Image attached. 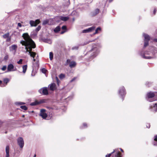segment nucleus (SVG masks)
Segmentation results:
<instances>
[{"label":"nucleus","mask_w":157,"mask_h":157,"mask_svg":"<svg viewBox=\"0 0 157 157\" xmlns=\"http://www.w3.org/2000/svg\"><path fill=\"white\" fill-rule=\"evenodd\" d=\"M22 36L24 40H21L20 43L22 45L25 46L26 52H29L30 56L32 57L33 61L35 62L36 59H34L35 57H36V52H32V49L36 47V44L30 38L28 34L27 33L23 34Z\"/></svg>","instance_id":"f257e3e1"},{"label":"nucleus","mask_w":157,"mask_h":157,"mask_svg":"<svg viewBox=\"0 0 157 157\" xmlns=\"http://www.w3.org/2000/svg\"><path fill=\"white\" fill-rule=\"evenodd\" d=\"M146 99L149 101H152L157 100V92H150L147 93Z\"/></svg>","instance_id":"f03ea898"},{"label":"nucleus","mask_w":157,"mask_h":157,"mask_svg":"<svg viewBox=\"0 0 157 157\" xmlns=\"http://www.w3.org/2000/svg\"><path fill=\"white\" fill-rule=\"evenodd\" d=\"M155 51L153 52L146 51L144 53L142 52L141 53V56L145 59H150L154 58L155 57L154 56Z\"/></svg>","instance_id":"7ed1b4c3"},{"label":"nucleus","mask_w":157,"mask_h":157,"mask_svg":"<svg viewBox=\"0 0 157 157\" xmlns=\"http://www.w3.org/2000/svg\"><path fill=\"white\" fill-rule=\"evenodd\" d=\"M99 52V51L98 49L94 48L91 51L88 52V54L91 55L90 56V59H91L95 57L98 54Z\"/></svg>","instance_id":"20e7f679"},{"label":"nucleus","mask_w":157,"mask_h":157,"mask_svg":"<svg viewBox=\"0 0 157 157\" xmlns=\"http://www.w3.org/2000/svg\"><path fill=\"white\" fill-rule=\"evenodd\" d=\"M144 38V47H146L148 45V41L150 39V37L147 34L144 33L143 35Z\"/></svg>","instance_id":"39448f33"},{"label":"nucleus","mask_w":157,"mask_h":157,"mask_svg":"<svg viewBox=\"0 0 157 157\" xmlns=\"http://www.w3.org/2000/svg\"><path fill=\"white\" fill-rule=\"evenodd\" d=\"M7 71L6 72L14 71H16L17 68L11 63L9 64L7 67Z\"/></svg>","instance_id":"423d86ee"},{"label":"nucleus","mask_w":157,"mask_h":157,"mask_svg":"<svg viewBox=\"0 0 157 157\" xmlns=\"http://www.w3.org/2000/svg\"><path fill=\"white\" fill-rule=\"evenodd\" d=\"M113 154L112 157H121V155L117 149H114L111 153Z\"/></svg>","instance_id":"0eeeda50"},{"label":"nucleus","mask_w":157,"mask_h":157,"mask_svg":"<svg viewBox=\"0 0 157 157\" xmlns=\"http://www.w3.org/2000/svg\"><path fill=\"white\" fill-rule=\"evenodd\" d=\"M40 115L44 119H46L47 117V114L46 113V110L41 109L40 110Z\"/></svg>","instance_id":"6e6552de"},{"label":"nucleus","mask_w":157,"mask_h":157,"mask_svg":"<svg viewBox=\"0 0 157 157\" xmlns=\"http://www.w3.org/2000/svg\"><path fill=\"white\" fill-rule=\"evenodd\" d=\"M118 93L119 95L121 97L124 96L126 94L125 88L124 86H121L119 90Z\"/></svg>","instance_id":"1a4fd4ad"},{"label":"nucleus","mask_w":157,"mask_h":157,"mask_svg":"<svg viewBox=\"0 0 157 157\" xmlns=\"http://www.w3.org/2000/svg\"><path fill=\"white\" fill-rule=\"evenodd\" d=\"M17 141L18 145L21 148H22L24 145V141L23 139L21 137H19Z\"/></svg>","instance_id":"9d476101"},{"label":"nucleus","mask_w":157,"mask_h":157,"mask_svg":"<svg viewBox=\"0 0 157 157\" xmlns=\"http://www.w3.org/2000/svg\"><path fill=\"white\" fill-rule=\"evenodd\" d=\"M39 91L40 93L43 94L44 95H47L48 94V90L46 87H43L40 89Z\"/></svg>","instance_id":"9b49d317"},{"label":"nucleus","mask_w":157,"mask_h":157,"mask_svg":"<svg viewBox=\"0 0 157 157\" xmlns=\"http://www.w3.org/2000/svg\"><path fill=\"white\" fill-rule=\"evenodd\" d=\"M40 22V21L39 20H36L35 21H34L33 20H31L30 21V24L31 26H36Z\"/></svg>","instance_id":"f8f14e48"},{"label":"nucleus","mask_w":157,"mask_h":157,"mask_svg":"<svg viewBox=\"0 0 157 157\" xmlns=\"http://www.w3.org/2000/svg\"><path fill=\"white\" fill-rule=\"evenodd\" d=\"M67 64L69 63V66L71 68H73L75 66L76 63L74 61L71 62L70 59H68L67 60Z\"/></svg>","instance_id":"ddd939ff"},{"label":"nucleus","mask_w":157,"mask_h":157,"mask_svg":"<svg viewBox=\"0 0 157 157\" xmlns=\"http://www.w3.org/2000/svg\"><path fill=\"white\" fill-rule=\"evenodd\" d=\"M48 89L52 91L55 90L57 89L56 84L54 83H52L48 86Z\"/></svg>","instance_id":"4468645a"},{"label":"nucleus","mask_w":157,"mask_h":157,"mask_svg":"<svg viewBox=\"0 0 157 157\" xmlns=\"http://www.w3.org/2000/svg\"><path fill=\"white\" fill-rule=\"evenodd\" d=\"M95 29V27L94 26H92L91 27H90L87 29L83 30L82 32V33H90L92 32L93 30H94Z\"/></svg>","instance_id":"2eb2a0df"},{"label":"nucleus","mask_w":157,"mask_h":157,"mask_svg":"<svg viewBox=\"0 0 157 157\" xmlns=\"http://www.w3.org/2000/svg\"><path fill=\"white\" fill-rule=\"evenodd\" d=\"M150 109L153 112H156L157 111V103L153 104L150 107Z\"/></svg>","instance_id":"dca6fc26"},{"label":"nucleus","mask_w":157,"mask_h":157,"mask_svg":"<svg viewBox=\"0 0 157 157\" xmlns=\"http://www.w3.org/2000/svg\"><path fill=\"white\" fill-rule=\"evenodd\" d=\"M17 48V45L13 44L10 46L9 48L10 51H14L15 52H16Z\"/></svg>","instance_id":"f3484780"},{"label":"nucleus","mask_w":157,"mask_h":157,"mask_svg":"<svg viewBox=\"0 0 157 157\" xmlns=\"http://www.w3.org/2000/svg\"><path fill=\"white\" fill-rule=\"evenodd\" d=\"M6 157H10V148L8 146H7L6 148Z\"/></svg>","instance_id":"a211bd4d"},{"label":"nucleus","mask_w":157,"mask_h":157,"mask_svg":"<svg viewBox=\"0 0 157 157\" xmlns=\"http://www.w3.org/2000/svg\"><path fill=\"white\" fill-rule=\"evenodd\" d=\"M99 10L98 9H97L94 11L92 12V15L93 16H95L99 13Z\"/></svg>","instance_id":"6ab92c4d"},{"label":"nucleus","mask_w":157,"mask_h":157,"mask_svg":"<svg viewBox=\"0 0 157 157\" xmlns=\"http://www.w3.org/2000/svg\"><path fill=\"white\" fill-rule=\"evenodd\" d=\"M48 25H52L55 23L54 20L52 19H48Z\"/></svg>","instance_id":"aec40b11"},{"label":"nucleus","mask_w":157,"mask_h":157,"mask_svg":"<svg viewBox=\"0 0 157 157\" xmlns=\"http://www.w3.org/2000/svg\"><path fill=\"white\" fill-rule=\"evenodd\" d=\"M3 81L5 84L4 86H6L7 85V83L9 82L10 80L8 78H5L3 79Z\"/></svg>","instance_id":"412c9836"},{"label":"nucleus","mask_w":157,"mask_h":157,"mask_svg":"<svg viewBox=\"0 0 157 157\" xmlns=\"http://www.w3.org/2000/svg\"><path fill=\"white\" fill-rule=\"evenodd\" d=\"M27 66L26 65H24L23 66V67H22V69H23L22 72L24 73L25 74L26 72V71L27 69Z\"/></svg>","instance_id":"4be33fe9"},{"label":"nucleus","mask_w":157,"mask_h":157,"mask_svg":"<svg viewBox=\"0 0 157 157\" xmlns=\"http://www.w3.org/2000/svg\"><path fill=\"white\" fill-rule=\"evenodd\" d=\"M153 144L154 146H157V135L154 137V141Z\"/></svg>","instance_id":"5701e85b"},{"label":"nucleus","mask_w":157,"mask_h":157,"mask_svg":"<svg viewBox=\"0 0 157 157\" xmlns=\"http://www.w3.org/2000/svg\"><path fill=\"white\" fill-rule=\"evenodd\" d=\"M60 29V27L59 26H57L54 30V31L55 33H57L59 32Z\"/></svg>","instance_id":"b1692460"},{"label":"nucleus","mask_w":157,"mask_h":157,"mask_svg":"<svg viewBox=\"0 0 157 157\" xmlns=\"http://www.w3.org/2000/svg\"><path fill=\"white\" fill-rule=\"evenodd\" d=\"M69 19V18L67 17H60V19L63 21H67Z\"/></svg>","instance_id":"393cba45"},{"label":"nucleus","mask_w":157,"mask_h":157,"mask_svg":"<svg viewBox=\"0 0 157 157\" xmlns=\"http://www.w3.org/2000/svg\"><path fill=\"white\" fill-rule=\"evenodd\" d=\"M40 103H39V102H38L37 101H35V102L31 103L30 104V105L32 106H34L36 105L39 104Z\"/></svg>","instance_id":"a878e982"},{"label":"nucleus","mask_w":157,"mask_h":157,"mask_svg":"<svg viewBox=\"0 0 157 157\" xmlns=\"http://www.w3.org/2000/svg\"><path fill=\"white\" fill-rule=\"evenodd\" d=\"M48 19H46L44 20L42 24L44 25H48Z\"/></svg>","instance_id":"bb28decb"},{"label":"nucleus","mask_w":157,"mask_h":157,"mask_svg":"<svg viewBox=\"0 0 157 157\" xmlns=\"http://www.w3.org/2000/svg\"><path fill=\"white\" fill-rule=\"evenodd\" d=\"M101 29L100 27H98L96 30L95 33H94V34H95L98 33V32L100 31Z\"/></svg>","instance_id":"cd10ccee"},{"label":"nucleus","mask_w":157,"mask_h":157,"mask_svg":"<svg viewBox=\"0 0 157 157\" xmlns=\"http://www.w3.org/2000/svg\"><path fill=\"white\" fill-rule=\"evenodd\" d=\"M65 77V75L63 74H61L59 76V77L60 79H63Z\"/></svg>","instance_id":"c85d7f7f"},{"label":"nucleus","mask_w":157,"mask_h":157,"mask_svg":"<svg viewBox=\"0 0 157 157\" xmlns=\"http://www.w3.org/2000/svg\"><path fill=\"white\" fill-rule=\"evenodd\" d=\"M53 58V54L52 52L49 53V58L50 60H52Z\"/></svg>","instance_id":"c756f323"},{"label":"nucleus","mask_w":157,"mask_h":157,"mask_svg":"<svg viewBox=\"0 0 157 157\" xmlns=\"http://www.w3.org/2000/svg\"><path fill=\"white\" fill-rule=\"evenodd\" d=\"M9 36V33H6L4 35H3V36L4 38H6Z\"/></svg>","instance_id":"7c9ffc66"},{"label":"nucleus","mask_w":157,"mask_h":157,"mask_svg":"<svg viewBox=\"0 0 157 157\" xmlns=\"http://www.w3.org/2000/svg\"><path fill=\"white\" fill-rule=\"evenodd\" d=\"M21 108L23 109H24L25 110H27V108L25 105H22L21 106Z\"/></svg>","instance_id":"2f4dec72"},{"label":"nucleus","mask_w":157,"mask_h":157,"mask_svg":"<svg viewBox=\"0 0 157 157\" xmlns=\"http://www.w3.org/2000/svg\"><path fill=\"white\" fill-rule=\"evenodd\" d=\"M15 104L17 105H21L22 104H24L25 103L22 102H16L15 103Z\"/></svg>","instance_id":"473e14b6"},{"label":"nucleus","mask_w":157,"mask_h":157,"mask_svg":"<svg viewBox=\"0 0 157 157\" xmlns=\"http://www.w3.org/2000/svg\"><path fill=\"white\" fill-rule=\"evenodd\" d=\"M156 11H157V9H156V8H154V10H153V13H152L153 15H154L155 14V13H156Z\"/></svg>","instance_id":"72a5a7b5"},{"label":"nucleus","mask_w":157,"mask_h":157,"mask_svg":"<svg viewBox=\"0 0 157 157\" xmlns=\"http://www.w3.org/2000/svg\"><path fill=\"white\" fill-rule=\"evenodd\" d=\"M41 71L43 73H46V72L47 71V70L45 69V68H43L41 70Z\"/></svg>","instance_id":"f704fd0d"},{"label":"nucleus","mask_w":157,"mask_h":157,"mask_svg":"<svg viewBox=\"0 0 157 157\" xmlns=\"http://www.w3.org/2000/svg\"><path fill=\"white\" fill-rule=\"evenodd\" d=\"M6 66H4L1 69L3 71H5L6 69Z\"/></svg>","instance_id":"c9c22d12"},{"label":"nucleus","mask_w":157,"mask_h":157,"mask_svg":"<svg viewBox=\"0 0 157 157\" xmlns=\"http://www.w3.org/2000/svg\"><path fill=\"white\" fill-rule=\"evenodd\" d=\"M22 61L23 60L22 59H21L17 62V63L18 64H21L22 63Z\"/></svg>","instance_id":"e433bc0d"},{"label":"nucleus","mask_w":157,"mask_h":157,"mask_svg":"<svg viewBox=\"0 0 157 157\" xmlns=\"http://www.w3.org/2000/svg\"><path fill=\"white\" fill-rule=\"evenodd\" d=\"M78 48V47L77 46L74 47L72 48V49L73 50H77Z\"/></svg>","instance_id":"4c0bfd02"},{"label":"nucleus","mask_w":157,"mask_h":157,"mask_svg":"<svg viewBox=\"0 0 157 157\" xmlns=\"http://www.w3.org/2000/svg\"><path fill=\"white\" fill-rule=\"evenodd\" d=\"M41 27L40 26H39L36 29V31H39Z\"/></svg>","instance_id":"58836bf2"},{"label":"nucleus","mask_w":157,"mask_h":157,"mask_svg":"<svg viewBox=\"0 0 157 157\" xmlns=\"http://www.w3.org/2000/svg\"><path fill=\"white\" fill-rule=\"evenodd\" d=\"M62 29L63 30H66V26L65 25L63 26L62 27Z\"/></svg>","instance_id":"ea45409f"},{"label":"nucleus","mask_w":157,"mask_h":157,"mask_svg":"<svg viewBox=\"0 0 157 157\" xmlns=\"http://www.w3.org/2000/svg\"><path fill=\"white\" fill-rule=\"evenodd\" d=\"M6 38H7V39L6 40V41L7 42H10V40H11L10 37H7Z\"/></svg>","instance_id":"a19ab883"},{"label":"nucleus","mask_w":157,"mask_h":157,"mask_svg":"<svg viewBox=\"0 0 157 157\" xmlns=\"http://www.w3.org/2000/svg\"><path fill=\"white\" fill-rule=\"evenodd\" d=\"M4 122L3 121L0 120V128L1 127L2 124Z\"/></svg>","instance_id":"79ce46f5"},{"label":"nucleus","mask_w":157,"mask_h":157,"mask_svg":"<svg viewBox=\"0 0 157 157\" xmlns=\"http://www.w3.org/2000/svg\"><path fill=\"white\" fill-rule=\"evenodd\" d=\"M150 124L148 123L146 124V127L147 128H149L150 127Z\"/></svg>","instance_id":"37998d69"},{"label":"nucleus","mask_w":157,"mask_h":157,"mask_svg":"<svg viewBox=\"0 0 157 157\" xmlns=\"http://www.w3.org/2000/svg\"><path fill=\"white\" fill-rule=\"evenodd\" d=\"M76 78L75 77L73 79H71L70 81V82H72L73 81H74L75 80Z\"/></svg>","instance_id":"c03bdc74"},{"label":"nucleus","mask_w":157,"mask_h":157,"mask_svg":"<svg viewBox=\"0 0 157 157\" xmlns=\"http://www.w3.org/2000/svg\"><path fill=\"white\" fill-rule=\"evenodd\" d=\"M111 155V154L110 153L109 154L106 155L105 156V157H110V156Z\"/></svg>","instance_id":"a18cd8bd"},{"label":"nucleus","mask_w":157,"mask_h":157,"mask_svg":"<svg viewBox=\"0 0 157 157\" xmlns=\"http://www.w3.org/2000/svg\"><path fill=\"white\" fill-rule=\"evenodd\" d=\"M56 80H57V84H59V80L58 78L57 77H56Z\"/></svg>","instance_id":"49530a36"},{"label":"nucleus","mask_w":157,"mask_h":157,"mask_svg":"<svg viewBox=\"0 0 157 157\" xmlns=\"http://www.w3.org/2000/svg\"><path fill=\"white\" fill-rule=\"evenodd\" d=\"M8 58V56H5V57H4V59L5 60H7V59Z\"/></svg>","instance_id":"de8ad7c7"},{"label":"nucleus","mask_w":157,"mask_h":157,"mask_svg":"<svg viewBox=\"0 0 157 157\" xmlns=\"http://www.w3.org/2000/svg\"><path fill=\"white\" fill-rule=\"evenodd\" d=\"M66 31V30H64V31H62L61 32V34H63L64 33H65Z\"/></svg>","instance_id":"09e8293b"},{"label":"nucleus","mask_w":157,"mask_h":157,"mask_svg":"<svg viewBox=\"0 0 157 157\" xmlns=\"http://www.w3.org/2000/svg\"><path fill=\"white\" fill-rule=\"evenodd\" d=\"M17 25H18V26L20 27H21V24L20 23H18Z\"/></svg>","instance_id":"8fccbe9b"},{"label":"nucleus","mask_w":157,"mask_h":157,"mask_svg":"<svg viewBox=\"0 0 157 157\" xmlns=\"http://www.w3.org/2000/svg\"><path fill=\"white\" fill-rule=\"evenodd\" d=\"M83 125L84 127H87V124L86 123H84L83 124Z\"/></svg>","instance_id":"3c124183"},{"label":"nucleus","mask_w":157,"mask_h":157,"mask_svg":"<svg viewBox=\"0 0 157 157\" xmlns=\"http://www.w3.org/2000/svg\"><path fill=\"white\" fill-rule=\"evenodd\" d=\"M35 75V74L34 73H33V72H32V74H31V76H34Z\"/></svg>","instance_id":"603ef678"},{"label":"nucleus","mask_w":157,"mask_h":157,"mask_svg":"<svg viewBox=\"0 0 157 157\" xmlns=\"http://www.w3.org/2000/svg\"><path fill=\"white\" fill-rule=\"evenodd\" d=\"M154 41L156 42H157V39H154Z\"/></svg>","instance_id":"864d4df0"},{"label":"nucleus","mask_w":157,"mask_h":157,"mask_svg":"<svg viewBox=\"0 0 157 157\" xmlns=\"http://www.w3.org/2000/svg\"><path fill=\"white\" fill-rule=\"evenodd\" d=\"M120 149L121 151V152H124L123 150L121 148H120Z\"/></svg>","instance_id":"5fc2aeb1"},{"label":"nucleus","mask_w":157,"mask_h":157,"mask_svg":"<svg viewBox=\"0 0 157 157\" xmlns=\"http://www.w3.org/2000/svg\"><path fill=\"white\" fill-rule=\"evenodd\" d=\"M2 83V81L1 80H0V85Z\"/></svg>","instance_id":"6e6d98bb"},{"label":"nucleus","mask_w":157,"mask_h":157,"mask_svg":"<svg viewBox=\"0 0 157 157\" xmlns=\"http://www.w3.org/2000/svg\"><path fill=\"white\" fill-rule=\"evenodd\" d=\"M113 0H109V2H112V1H113Z\"/></svg>","instance_id":"4d7b16f0"},{"label":"nucleus","mask_w":157,"mask_h":157,"mask_svg":"<svg viewBox=\"0 0 157 157\" xmlns=\"http://www.w3.org/2000/svg\"><path fill=\"white\" fill-rule=\"evenodd\" d=\"M33 157H36V154L34 155Z\"/></svg>","instance_id":"13d9d810"},{"label":"nucleus","mask_w":157,"mask_h":157,"mask_svg":"<svg viewBox=\"0 0 157 157\" xmlns=\"http://www.w3.org/2000/svg\"><path fill=\"white\" fill-rule=\"evenodd\" d=\"M148 83H149V82H146V84L147 85H148L147 84Z\"/></svg>","instance_id":"bf43d9fd"},{"label":"nucleus","mask_w":157,"mask_h":157,"mask_svg":"<svg viewBox=\"0 0 157 157\" xmlns=\"http://www.w3.org/2000/svg\"><path fill=\"white\" fill-rule=\"evenodd\" d=\"M51 43V41L50 40H49V43Z\"/></svg>","instance_id":"052dcab7"},{"label":"nucleus","mask_w":157,"mask_h":157,"mask_svg":"<svg viewBox=\"0 0 157 157\" xmlns=\"http://www.w3.org/2000/svg\"><path fill=\"white\" fill-rule=\"evenodd\" d=\"M151 48H152V49L154 48L153 47H151Z\"/></svg>","instance_id":"680f3d73"},{"label":"nucleus","mask_w":157,"mask_h":157,"mask_svg":"<svg viewBox=\"0 0 157 157\" xmlns=\"http://www.w3.org/2000/svg\"><path fill=\"white\" fill-rule=\"evenodd\" d=\"M36 57H38V55H37V56H36Z\"/></svg>","instance_id":"e2e57ef3"}]
</instances>
